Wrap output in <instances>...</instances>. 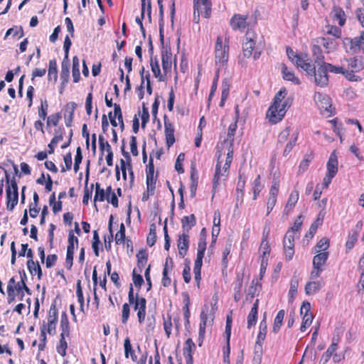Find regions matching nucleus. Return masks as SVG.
I'll return each instance as SVG.
<instances>
[{
	"label": "nucleus",
	"mask_w": 364,
	"mask_h": 364,
	"mask_svg": "<svg viewBox=\"0 0 364 364\" xmlns=\"http://www.w3.org/2000/svg\"><path fill=\"white\" fill-rule=\"evenodd\" d=\"M287 95V89L282 87L274 95L272 102L266 113V118L269 123L272 124H277L284 117L288 108L290 107L289 100L283 102Z\"/></svg>",
	"instance_id": "f257e3e1"
},
{
	"label": "nucleus",
	"mask_w": 364,
	"mask_h": 364,
	"mask_svg": "<svg viewBox=\"0 0 364 364\" xmlns=\"http://www.w3.org/2000/svg\"><path fill=\"white\" fill-rule=\"evenodd\" d=\"M337 47V40L330 36L321 35L314 38L311 41V52L315 63L322 62L325 58L323 53H330Z\"/></svg>",
	"instance_id": "f03ea898"
},
{
	"label": "nucleus",
	"mask_w": 364,
	"mask_h": 364,
	"mask_svg": "<svg viewBox=\"0 0 364 364\" xmlns=\"http://www.w3.org/2000/svg\"><path fill=\"white\" fill-rule=\"evenodd\" d=\"M226 155L225 162L222 168V162L220 161L222 156L221 151L218 150L216 152L217 163L215 165V174L213 178V198L214 197L220 181H225L229 174L230 167L233 159V149L231 147L227 152Z\"/></svg>",
	"instance_id": "7ed1b4c3"
},
{
	"label": "nucleus",
	"mask_w": 364,
	"mask_h": 364,
	"mask_svg": "<svg viewBox=\"0 0 364 364\" xmlns=\"http://www.w3.org/2000/svg\"><path fill=\"white\" fill-rule=\"evenodd\" d=\"M343 63L346 79L351 82H357L359 80V77L355 75V73L364 69V58L361 56L344 58Z\"/></svg>",
	"instance_id": "20e7f679"
},
{
	"label": "nucleus",
	"mask_w": 364,
	"mask_h": 364,
	"mask_svg": "<svg viewBox=\"0 0 364 364\" xmlns=\"http://www.w3.org/2000/svg\"><path fill=\"white\" fill-rule=\"evenodd\" d=\"M129 305H133L134 309L137 312L138 321L142 324L145 321L146 309V300L143 296H139L138 294L134 295V289L132 284L129 285L128 292Z\"/></svg>",
	"instance_id": "39448f33"
},
{
	"label": "nucleus",
	"mask_w": 364,
	"mask_h": 364,
	"mask_svg": "<svg viewBox=\"0 0 364 364\" xmlns=\"http://www.w3.org/2000/svg\"><path fill=\"white\" fill-rule=\"evenodd\" d=\"M330 240L327 237H322L316 243L314 247L316 255L313 257V266L323 268L329 257V252H328Z\"/></svg>",
	"instance_id": "423d86ee"
},
{
	"label": "nucleus",
	"mask_w": 364,
	"mask_h": 364,
	"mask_svg": "<svg viewBox=\"0 0 364 364\" xmlns=\"http://www.w3.org/2000/svg\"><path fill=\"white\" fill-rule=\"evenodd\" d=\"M229 38H225V43L223 38L218 36L215 44V65L220 67L226 66L229 59Z\"/></svg>",
	"instance_id": "0eeeda50"
},
{
	"label": "nucleus",
	"mask_w": 364,
	"mask_h": 364,
	"mask_svg": "<svg viewBox=\"0 0 364 364\" xmlns=\"http://www.w3.org/2000/svg\"><path fill=\"white\" fill-rule=\"evenodd\" d=\"M257 39V34L253 30H247L244 37L242 43V52L243 55L246 58H250L252 55L255 60H257L261 55V51L255 50L253 53V50L255 48Z\"/></svg>",
	"instance_id": "6e6552de"
},
{
	"label": "nucleus",
	"mask_w": 364,
	"mask_h": 364,
	"mask_svg": "<svg viewBox=\"0 0 364 364\" xmlns=\"http://www.w3.org/2000/svg\"><path fill=\"white\" fill-rule=\"evenodd\" d=\"M343 43L348 53L364 55V31H360L359 36L355 38H345Z\"/></svg>",
	"instance_id": "1a4fd4ad"
},
{
	"label": "nucleus",
	"mask_w": 364,
	"mask_h": 364,
	"mask_svg": "<svg viewBox=\"0 0 364 364\" xmlns=\"http://www.w3.org/2000/svg\"><path fill=\"white\" fill-rule=\"evenodd\" d=\"M193 21L200 22V16L209 18L212 12V3L210 0H193Z\"/></svg>",
	"instance_id": "9d476101"
},
{
	"label": "nucleus",
	"mask_w": 364,
	"mask_h": 364,
	"mask_svg": "<svg viewBox=\"0 0 364 364\" xmlns=\"http://www.w3.org/2000/svg\"><path fill=\"white\" fill-rule=\"evenodd\" d=\"M267 332V324L266 317L264 316L263 319L259 323V332L257 336L255 345V359L261 360L262 356V344L265 340Z\"/></svg>",
	"instance_id": "9b49d317"
},
{
	"label": "nucleus",
	"mask_w": 364,
	"mask_h": 364,
	"mask_svg": "<svg viewBox=\"0 0 364 364\" xmlns=\"http://www.w3.org/2000/svg\"><path fill=\"white\" fill-rule=\"evenodd\" d=\"M58 321V311L55 304H51L48 311L47 322H43L41 328H45V331L50 336H54L56 333V325Z\"/></svg>",
	"instance_id": "f8f14e48"
},
{
	"label": "nucleus",
	"mask_w": 364,
	"mask_h": 364,
	"mask_svg": "<svg viewBox=\"0 0 364 364\" xmlns=\"http://www.w3.org/2000/svg\"><path fill=\"white\" fill-rule=\"evenodd\" d=\"M318 66V69H314V73H312L311 77H314V82L317 86L324 87L328 84V70L324 66V60L317 63Z\"/></svg>",
	"instance_id": "ddd939ff"
},
{
	"label": "nucleus",
	"mask_w": 364,
	"mask_h": 364,
	"mask_svg": "<svg viewBox=\"0 0 364 364\" xmlns=\"http://www.w3.org/2000/svg\"><path fill=\"white\" fill-rule=\"evenodd\" d=\"M211 317V319L213 320L214 316H213L210 314V310L209 309L208 306L204 305L202 308L200 314V324H199V332H198V346H201L205 338V328L207 326V322L208 318Z\"/></svg>",
	"instance_id": "4468645a"
},
{
	"label": "nucleus",
	"mask_w": 364,
	"mask_h": 364,
	"mask_svg": "<svg viewBox=\"0 0 364 364\" xmlns=\"http://www.w3.org/2000/svg\"><path fill=\"white\" fill-rule=\"evenodd\" d=\"M249 15L235 14L230 20V26L233 31H244L250 25Z\"/></svg>",
	"instance_id": "2eb2a0df"
},
{
	"label": "nucleus",
	"mask_w": 364,
	"mask_h": 364,
	"mask_svg": "<svg viewBox=\"0 0 364 364\" xmlns=\"http://www.w3.org/2000/svg\"><path fill=\"white\" fill-rule=\"evenodd\" d=\"M314 100L321 113H329V115L332 114V103L328 95L321 92H316Z\"/></svg>",
	"instance_id": "dca6fc26"
},
{
	"label": "nucleus",
	"mask_w": 364,
	"mask_h": 364,
	"mask_svg": "<svg viewBox=\"0 0 364 364\" xmlns=\"http://www.w3.org/2000/svg\"><path fill=\"white\" fill-rule=\"evenodd\" d=\"M300 314L303 316L300 331L304 332L311 326L314 318L311 312V304L309 301H303L300 308Z\"/></svg>",
	"instance_id": "f3484780"
},
{
	"label": "nucleus",
	"mask_w": 364,
	"mask_h": 364,
	"mask_svg": "<svg viewBox=\"0 0 364 364\" xmlns=\"http://www.w3.org/2000/svg\"><path fill=\"white\" fill-rule=\"evenodd\" d=\"M16 277H12L7 283V302L11 304L16 300V297L19 301H22L24 297V291L22 290V293L18 292L17 287L15 286Z\"/></svg>",
	"instance_id": "a211bd4d"
},
{
	"label": "nucleus",
	"mask_w": 364,
	"mask_h": 364,
	"mask_svg": "<svg viewBox=\"0 0 364 364\" xmlns=\"http://www.w3.org/2000/svg\"><path fill=\"white\" fill-rule=\"evenodd\" d=\"M235 120L232 123L229 125L228 129L227 139L225 140L224 144L227 146V151H228L230 149V147L233 149V142H234V136L235 134V132L237 128V121L239 118V109L238 106L235 108Z\"/></svg>",
	"instance_id": "6ab92c4d"
},
{
	"label": "nucleus",
	"mask_w": 364,
	"mask_h": 364,
	"mask_svg": "<svg viewBox=\"0 0 364 364\" xmlns=\"http://www.w3.org/2000/svg\"><path fill=\"white\" fill-rule=\"evenodd\" d=\"M164 122L166 144L167 147L170 148L176 141L174 136L175 129L173 124L170 122L166 115L164 117Z\"/></svg>",
	"instance_id": "aec40b11"
},
{
	"label": "nucleus",
	"mask_w": 364,
	"mask_h": 364,
	"mask_svg": "<svg viewBox=\"0 0 364 364\" xmlns=\"http://www.w3.org/2000/svg\"><path fill=\"white\" fill-rule=\"evenodd\" d=\"M329 15L332 21L337 23L340 27H343L346 25L347 16L341 7L334 6Z\"/></svg>",
	"instance_id": "412c9836"
},
{
	"label": "nucleus",
	"mask_w": 364,
	"mask_h": 364,
	"mask_svg": "<svg viewBox=\"0 0 364 364\" xmlns=\"http://www.w3.org/2000/svg\"><path fill=\"white\" fill-rule=\"evenodd\" d=\"M287 54L289 59L294 63L297 68H302L304 64L306 62V58H309L307 54L296 53L290 47H287Z\"/></svg>",
	"instance_id": "4be33fe9"
},
{
	"label": "nucleus",
	"mask_w": 364,
	"mask_h": 364,
	"mask_svg": "<svg viewBox=\"0 0 364 364\" xmlns=\"http://www.w3.org/2000/svg\"><path fill=\"white\" fill-rule=\"evenodd\" d=\"M150 66L154 76L159 80V81H163L164 77L161 75L159 60L156 56H153V46L150 43Z\"/></svg>",
	"instance_id": "5701e85b"
},
{
	"label": "nucleus",
	"mask_w": 364,
	"mask_h": 364,
	"mask_svg": "<svg viewBox=\"0 0 364 364\" xmlns=\"http://www.w3.org/2000/svg\"><path fill=\"white\" fill-rule=\"evenodd\" d=\"M141 16H137L136 18V22L139 25L141 31L144 33L145 29L143 26L142 21L144 18V13L146 11L147 16L149 19H151V0H141Z\"/></svg>",
	"instance_id": "b1692460"
},
{
	"label": "nucleus",
	"mask_w": 364,
	"mask_h": 364,
	"mask_svg": "<svg viewBox=\"0 0 364 364\" xmlns=\"http://www.w3.org/2000/svg\"><path fill=\"white\" fill-rule=\"evenodd\" d=\"M299 198V192L296 187L294 190L290 193L289 198L287 199V203L284 208V214L286 215H289L291 211L296 206Z\"/></svg>",
	"instance_id": "393cba45"
},
{
	"label": "nucleus",
	"mask_w": 364,
	"mask_h": 364,
	"mask_svg": "<svg viewBox=\"0 0 364 364\" xmlns=\"http://www.w3.org/2000/svg\"><path fill=\"white\" fill-rule=\"evenodd\" d=\"M162 68L165 75L171 73L173 63V54L169 49H164L161 52Z\"/></svg>",
	"instance_id": "a878e982"
},
{
	"label": "nucleus",
	"mask_w": 364,
	"mask_h": 364,
	"mask_svg": "<svg viewBox=\"0 0 364 364\" xmlns=\"http://www.w3.org/2000/svg\"><path fill=\"white\" fill-rule=\"evenodd\" d=\"M177 247L179 255L181 257H184L186 255L189 247V234H188V232H183L179 235L177 240Z\"/></svg>",
	"instance_id": "bb28decb"
},
{
	"label": "nucleus",
	"mask_w": 364,
	"mask_h": 364,
	"mask_svg": "<svg viewBox=\"0 0 364 364\" xmlns=\"http://www.w3.org/2000/svg\"><path fill=\"white\" fill-rule=\"evenodd\" d=\"M340 26L327 23L322 28V35L334 38L336 40L340 39L342 36V30Z\"/></svg>",
	"instance_id": "cd10ccee"
},
{
	"label": "nucleus",
	"mask_w": 364,
	"mask_h": 364,
	"mask_svg": "<svg viewBox=\"0 0 364 364\" xmlns=\"http://www.w3.org/2000/svg\"><path fill=\"white\" fill-rule=\"evenodd\" d=\"M259 303V300L258 299H257L255 301L253 306L251 308V310L247 315V329H251L257 323V318H258Z\"/></svg>",
	"instance_id": "c85d7f7f"
},
{
	"label": "nucleus",
	"mask_w": 364,
	"mask_h": 364,
	"mask_svg": "<svg viewBox=\"0 0 364 364\" xmlns=\"http://www.w3.org/2000/svg\"><path fill=\"white\" fill-rule=\"evenodd\" d=\"M340 341V335L333 336L332 338V343L327 348L326 351L324 352L321 356V360H323V363H327L331 358V356L336 353V350L338 348V343Z\"/></svg>",
	"instance_id": "c756f323"
},
{
	"label": "nucleus",
	"mask_w": 364,
	"mask_h": 364,
	"mask_svg": "<svg viewBox=\"0 0 364 364\" xmlns=\"http://www.w3.org/2000/svg\"><path fill=\"white\" fill-rule=\"evenodd\" d=\"M173 268V260L170 257L166 259L162 272L161 284L164 287H168L171 284V279L168 276V270Z\"/></svg>",
	"instance_id": "7c9ffc66"
},
{
	"label": "nucleus",
	"mask_w": 364,
	"mask_h": 364,
	"mask_svg": "<svg viewBox=\"0 0 364 364\" xmlns=\"http://www.w3.org/2000/svg\"><path fill=\"white\" fill-rule=\"evenodd\" d=\"M245 184L246 180L245 176L243 174H240L236 188V207H238V202H240V203H242L243 201L244 189L245 187Z\"/></svg>",
	"instance_id": "2f4dec72"
},
{
	"label": "nucleus",
	"mask_w": 364,
	"mask_h": 364,
	"mask_svg": "<svg viewBox=\"0 0 364 364\" xmlns=\"http://www.w3.org/2000/svg\"><path fill=\"white\" fill-rule=\"evenodd\" d=\"M281 68L282 77L284 80L291 81L294 85H299L301 84L300 80L295 76L294 71L289 69L284 63H282Z\"/></svg>",
	"instance_id": "473e14b6"
},
{
	"label": "nucleus",
	"mask_w": 364,
	"mask_h": 364,
	"mask_svg": "<svg viewBox=\"0 0 364 364\" xmlns=\"http://www.w3.org/2000/svg\"><path fill=\"white\" fill-rule=\"evenodd\" d=\"M19 276H20V281L16 282L15 283V286L17 287L18 292L19 294L22 293V290L27 292L28 294H31V289L28 287L26 285V281H27V276L25 272V271L19 270L18 271Z\"/></svg>",
	"instance_id": "72a5a7b5"
},
{
	"label": "nucleus",
	"mask_w": 364,
	"mask_h": 364,
	"mask_svg": "<svg viewBox=\"0 0 364 364\" xmlns=\"http://www.w3.org/2000/svg\"><path fill=\"white\" fill-rule=\"evenodd\" d=\"M6 208L9 211H12L15 206L18 203V194L15 195V193H12L11 191V187H7L6 190Z\"/></svg>",
	"instance_id": "f704fd0d"
},
{
	"label": "nucleus",
	"mask_w": 364,
	"mask_h": 364,
	"mask_svg": "<svg viewBox=\"0 0 364 364\" xmlns=\"http://www.w3.org/2000/svg\"><path fill=\"white\" fill-rule=\"evenodd\" d=\"M183 232H189V230L196 225V219L193 214L183 216L181 219Z\"/></svg>",
	"instance_id": "c9c22d12"
},
{
	"label": "nucleus",
	"mask_w": 364,
	"mask_h": 364,
	"mask_svg": "<svg viewBox=\"0 0 364 364\" xmlns=\"http://www.w3.org/2000/svg\"><path fill=\"white\" fill-rule=\"evenodd\" d=\"M327 172L331 175L336 176L338 172V159L334 152H333L326 164Z\"/></svg>",
	"instance_id": "e433bc0d"
},
{
	"label": "nucleus",
	"mask_w": 364,
	"mask_h": 364,
	"mask_svg": "<svg viewBox=\"0 0 364 364\" xmlns=\"http://www.w3.org/2000/svg\"><path fill=\"white\" fill-rule=\"evenodd\" d=\"M182 297H183V312L184 318L186 321V322L189 323V318L191 316V311H190V305H191V299L188 292L184 291L182 293Z\"/></svg>",
	"instance_id": "4c0bfd02"
},
{
	"label": "nucleus",
	"mask_w": 364,
	"mask_h": 364,
	"mask_svg": "<svg viewBox=\"0 0 364 364\" xmlns=\"http://www.w3.org/2000/svg\"><path fill=\"white\" fill-rule=\"evenodd\" d=\"M314 158V153L312 150L309 151L304 156L303 160L300 162L299 166V172L304 173L307 171L311 161Z\"/></svg>",
	"instance_id": "58836bf2"
},
{
	"label": "nucleus",
	"mask_w": 364,
	"mask_h": 364,
	"mask_svg": "<svg viewBox=\"0 0 364 364\" xmlns=\"http://www.w3.org/2000/svg\"><path fill=\"white\" fill-rule=\"evenodd\" d=\"M124 357L128 358H131L132 360L134 362L137 361V355L133 349L131 341L129 337H127L124 341Z\"/></svg>",
	"instance_id": "ea45409f"
},
{
	"label": "nucleus",
	"mask_w": 364,
	"mask_h": 364,
	"mask_svg": "<svg viewBox=\"0 0 364 364\" xmlns=\"http://www.w3.org/2000/svg\"><path fill=\"white\" fill-rule=\"evenodd\" d=\"M122 153L127 160V161H126L127 171H128V172H129V183H130V186L132 187L134 182V173L132 165L131 164V157H130L129 154L124 150V146L122 147Z\"/></svg>",
	"instance_id": "a19ab883"
},
{
	"label": "nucleus",
	"mask_w": 364,
	"mask_h": 364,
	"mask_svg": "<svg viewBox=\"0 0 364 364\" xmlns=\"http://www.w3.org/2000/svg\"><path fill=\"white\" fill-rule=\"evenodd\" d=\"M294 245L295 243L286 241V239L283 240V250L285 259L287 261H291L293 259L294 255Z\"/></svg>",
	"instance_id": "79ce46f5"
},
{
	"label": "nucleus",
	"mask_w": 364,
	"mask_h": 364,
	"mask_svg": "<svg viewBox=\"0 0 364 364\" xmlns=\"http://www.w3.org/2000/svg\"><path fill=\"white\" fill-rule=\"evenodd\" d=\"M322 287L320 281H310L305 285V293L307 295H311L317 293Z\"/></svg>",
	"instance_id": "37998d69"
},
{
	"label": "nucleus",
	"mask_w": 364,
	"mask_h": 364,
	"mask_svg": "<svg viewBox=\"0 0 364 364\" xmlns=\"http://www.w3.org/2000/svg\"><path fill=\"white\" fill-rule=\"evenodd\" d=\"M259 252L260 259L269 260L271 252V247L269 241H261Z\"/></svg>",
	"instance_id": "c03bdc74"
},
{
	"label": "nucleus",
	"mask_w": 364,
	"mask_h": 364,
	"mask_svg": "<svg viewBox=\"0 0 364 364\" xmlns=\"http://www.w3.org/2000/svg\"><path fill=\"white\" fill-rule=\"evenodd\" d=\"M252 186V191L253 193V200H256L260 192L264 188V185L262 183L261 181V176L260 175H257V176L255 178V179L253 181V182L251 184Z\"/></svg>",
	"instance_id": "a18cd8bd"
},
{
	"label": "nucleus",
	"mask_w": 364,
	"mask_h": 364,
	"mask_svg": "<svg viewBox=\"0 0 364 364\" xmlns=\"http://www.w3.org/2000/svg\"><path fill=\"white\" fill-rule=\"evenodd\" d=\"M285 316V311L284 309H281L277 314L276 317L274 320V323L272 326V331L274 333H277L280 330V328L283 323V320Z\"/></svg>",
	"instance_id": "49530a36"
},
{
	"label": "nucleus",
	"mask_w": 364,
	"mask_h": 364,
	"mask_svg": "<svg viewBox=\"0 0 364 364\" xmlns=\"http://www.w3.org/2000/svg\"><path fill=\"white\" fill-rule=\"evenodd\" d=\"M324 66L326 67L328 72L334 74H341L346 77L343 60L342 61L341 65H336L324 61Z\"/></svg>",
	"instance_id": "de8ad7c7"
},
{
	"label": "nucleus",
	"mask_w": 364,
	"mask_h": 364,
	"mask_svg": "<svg viewBox=\"0 0 364 364\" xmlns=\"http://www.w3.org/2000/svg\"><path fill=\"white\" fill-rule=\"evenodd\" d=\"M358 236L359 233L357 230H351V232L349 233L348 236V239L346 242V248L347 251H350L354 247L355 243L358 241Z\"/></svg>",
	"instance_id": "09e8293b"
},
{
	"label": "nucleus",
	"mask_w": 364,
	"mask_h": 364,
	"mask_svg": "<svg viewBox=\"0 0 364 364\" xmlns=\"http://www.w3.org/2000/svg\"><path fill=\"white\" fill-rule=\"evenodd\" d=\"M136 258H137V267L139 270V272H142V269L145 267L146 265L147 261H148V255L146 252L145 250H140L136 254Z\"/></svg>",
	"instance_id": "8fccbe9b"
},
{
	"label": "nucleus",
	"mask_w": 364,
	"mask_h": 364,
	"mask_svg": "<svg viewBox=\"0 0 364 364\" xmlns=\"http://www.w3.org/2000/svg\"><path fill=\"white\" fill-rule=\"evenodd\" d=\"M27 267L31 274L37 273L38 279L41 278L42 269L38 262L36 263L33 259H28L27 261Z\"/></svg>",
	"instance_id": "3c124183"
},
{
	"label": "nucleus",
	"mask_w": 364,
	"mask_h": 364,
	"mask_svg": "<svg viewBox=\"0 0 364 364\" xmlns=\"http://www.w3.org/2000/svg\"><path fill=\"white\" fill-rule=\"evenodd\" d=\"M232 249V241L228 240L225 245V247L223 250V257H222V265L223 269H226L228 266V256L230 255Z\"/></svg>",
	"instance_id": "603ef678"
},
{
	"label": "nucleus",
	"mask_w": 364,
	"mask_h": 364,
	"mask_svg": "<svg viewBox=\"0 0 364 364\" xmlns=\"http://www.w3.org/2000/svg\"><path fill=\"white\" fill-rule=\"evenodd\" d=\"M48 79V80L53 79L54 82L58 79V66L55 59L49 61Z\"/></svg>",
	"instance_id": "864d4df0"
},
{
	"label": "nucleus",
	"mask_w": 364,
	"mask_h": 364,
	"mask_svg": "<svg viewBox=\"0 0 364 364\" xmlns=\"http://www.w3.org/2000/svg\"><path fill=\"white\" fill-rule=\"evenodd\" d=\"M79 59L77 56L73 58L72 75L74 82H78L80 79V73L79 68Z\"/></svg>",
	"instance_id": "5fc2aeb1"
},
{
	"label": "nucleus",
	"mask_w": 364,
	"mask_h": 364,
	"mask_svg": "<svg viewBox=\"0 0 364 364\" xmlns=\"http://www.w3.org/2000/svg\"><path fill=\"white\" fill-rule=\"evenodd\" d=\"M60 336H70V323L65 314L62 316L60 320Z\"/></svg>",
	"instance_id": "6e6d98bb"
},
{
	"label": "nucleus",
	"mask_w": 364,
	"mask_h": 364,
	"mask_svg": "<svg viewBox=\"0 0 364 364\" xmlns=\"http://www.w3.org/2000/svg\"><path fill=\"white\" fill-rule=\"evenodd\" d=\"M70 76L69 65L68 62L63 61L61 65L60 79L62 85H66L68 82Z\"/></svg>",
	"instance_id": "4d7b16f0"
},
{
	"label": "nucleus",
	"mask_w": 364,
	"mask_h": 364,
	"mask_svg": "<svg viewBox=\"0 0 364 364\" xmlns=\"http://www.w3.org/2000/svg\"><path fill=\"white\" fill-rule=\"evenodd\" d=\"M62 118L60 112H56L50 114L47 117L46 127L50 128V127H57Z\"/></svg>",
	"instance_id": "13d9d810"
},
{
	"label": "nucleus",
	"mask_w": 364,
	"mask_h": 364,
	"mask_svg": "<svg viewBox=\"0 0 364 364\" xmlns=\"http://www.w3.org/2000/svg\"><path fill=\"white\" fill-rule=\"evenodd\" d=\"M67 336H60L59 343L56 346L57 352L62 356L65 357L67 353L68 343L65 340Z\"/></svg>",
	"instance_id": "bf43d9fd"
},
{
	"label": "nucleus",
	"mask_w": 364,
	"mask_h": 364,
	"mask_svg": "<svg viewBox=\"0 0 364 364\" xmlns=\"http://www.w3.org/2000/svg\"><path fill=\"white\" fill-rule=\"evenodd\" d=\"M297 140H298V133L293 134L291 136L289 141L287 144V145L284 149V151H283L284 156H287L291 153L294 146L296 145Z\"/></svg>",
	"instance_id": "052dcab7"
},
{
	"label": "nucleus",
	"mask_w": 364,
	"mask_h": 364,
	"mask_svg": "<svg viewBox=\"0 0 364 364\" xmlns=\"http://www.w3.org/2000/svg\"><path fill=\"white\" fill-rule=\"evenodd\" d=\"M205 250L206 249L203 248L202 246H200V248L198 247L197 257L194 262L193 269L201 270L203 259L204 257Z\"/></svg>",
	"instance_id": "680f3d73"
},
{
	"label": "nucleus",
	"mask_w": 364,
	"mask_h": 364,
	"mask_svg": "<svg viewBox=\"0 0 364 364\" xmlns=\"http://www.w3.org/2000/svg\"><path fill=\"white\" fill-rule=\"evenodd\" d=\"M95 193L94 196V201L97 202H103L106 198L107 196L105 194V191L101 188L100 183H95Z\"/></svg>",
	"instance_id": "e2e57ef3"
},
{
	"label": "nucleus",
	"mask_w": 364,
	"mask_h": 364,
	"mask_svg": "<svg viewBox=\"0 0 364 364\" xmlns=\"http://www.w3.org/2000/svg\"><path fill=\"white\" fill-rule=\"evenodd\" d=\"M156 225L152 223L149 227V232L146 238V243L149 247L154 245L156 241Z\"/></svg>",
	"instance_id": "0e129e2a"
},
{
	"label": "nucleus",
	"mask_w": 364,
	"mask_h": 364,
	"mask_svg": "<svg viewBox=\"0 0 364 364\" xmlns=\"http://www.w3.org/2000/svg\"><path fill=\"white\" fill-rule=\"evenodd\" d=\"M48 110V102L46 99L41 101V106L38 107V117L42 119L45 120L47 117Z\"/></svg>",
	"instance_id": "69168bd1"
},
{
	"label": "nucleus",
	"mask_w": 364,
	"mask_h": 364,
	"mask_svg": "<svg viewBox=\"0 0 364 364\" xmlns=\"http://www.w3.org/2000/svg\"><path fill=\"white\" fill-rule=\"evenodd\" d=\"M196 349V345L191 338H188L184 343L183 355H193V352Z\"/></svg>",
	"instance_id": "338daca9"
},
{
	"label": "nucleus",
	"mask_w": 364,
	"mask_h": 364,
	"mask_svg": "<svg viewBox=\"0 0 364 364\" xmlns=\"http://www.w3.org/2000/svg\"><path fill=\"white\" fill-rule=\"evenodd\" d=\"M260 289L261 284L256 279H252L249 287L247 296H250L251 299L254 298L256 295H258Z\"/></svg>",
	"instance_id": "774afa93"
}]
</instances>
